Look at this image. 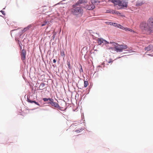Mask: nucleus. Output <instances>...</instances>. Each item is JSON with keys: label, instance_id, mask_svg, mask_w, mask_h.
Wrapping results in <instances>:
<instances>
[{"label": "nucleus", "instance_id": "nucleus-1", "mask_svg": "<svg viewBox=\"0 0 153 153\" xmlns=\"http://www.w3.org/2000/svg\"><path fill=\"white\" fill-rule=\"evenodd\" d=\"M87 2V0H79L72 6L71 9V13L74 15L82 16L83 14V11L81 6H82V5H85Z\"/></svg>", "mask_w": 153, "mask_h": 153}, {"label": "nucleus", "instance_id": "nucleus-2", "mask_svg": "<svg viewBox=\"0 0 153 153\" xmlns=\"http://www.w3.org/2000/svg\"><path fill=\"white\" fill-rule=\"evenodd\" d=\"M43 100L45 102L48 101L49 100V101L48 102L47 104L51 105L53 108H59V104L56 102H54V100L52 98H44L43 99Z\"/></svg>", "mask_w": 153, "mask_h": 153}, {"label": "nucleus", "instance_id": "nucleus-3", "mask_svg": "<svg viewBox=\"0 0 153 153\" xmlns=\"http://www.w3.org/2000/svg\"><path fill=\"white\" fill-rule=\"evenodd\" d=\"M127 48V46L126 45H117L115 47V50L117 52H122L123 49H126Z\"/></svg>", "mask_w": 153, "mask_h": 153}, {"label": "nucleus", "instance_id": "nucleus-4", "mask_svg": "<svg viewBox=\"0 0 153 153\" xmlns=\"http://www.w3.org/2000/svg\"><path fill=\"white\" fill-rule=\"evenodd\" d=\"M148 23L149 27V33L152 34L153 33V18H149L148 21Z\"/></svg>", "mask_w": 153, "mask_h": 153}, {"label": "nucleus", "instance_id": "nucleus-5", "mask_svg": "<svg viewBox=\"0 0 153 153\" xmlns=\"http://www.w3.org/2000/svg\"><path fill=\"white\" fill-rule=\"evenodd\" d=\"M86 4L87 3L85 4V5H82L83 7L86 9L91 10L93 9L95 7V6L92 1L91 3H89V4H87L86 5Z\"/></svg>", "mask_w": 153, "mask_h": 153}, {"label": "nucleus", "instance_id": "nucleus-6", "mask_svg": "<svg viewBox=\"0 0 153 153\" xmlns=\"http://www.w3.org/2000/svg\"><path fill=\"white\" fill-rule=\"evenodd\" d=\"M149 26L148 23H147L145 22H143L141 23L140 27L142 30H148L149 31Z\"/></svg>", "mask_w": 153, "mask_h": 153}, {"label": "nucleus", "instance_id": "nucleus-7", "mask_svg": "<svg viewBox=\"0 0 153 153\" xmlns=\"http://www.w3.org/2000/svg\"><path fill=\"white\" fill-rule=\"evenodd\" d=\"M128 3L124 0H120L119 6L120 7V8H123L124 7H127Z\"/></svg>", "mask_w": 153, "mask_h": 153}, {"label": "nucleus", "instance_id": "nucleus-8", "mask_svg": "<svg viewBox=\"0 0 153 153\" xmlns=\"http://www.w3.org/2000/svg\"><path fill=\"white\" fill-rule=\"evenodd\" d=\"M26 51L23 49L22 50L21 54V59L23 62H24L26 59Z\"/></svg>", "mask_w": 153, "mask_h": 153}, {"label": "nucleus", "instance_id": "nucleus-9", "mask_svg": "<svg viewBox=\"0 0 153 153\" xmlns=\"http://www.w3.org/2000/svg\"><path fill=\"white\" fill-rule=\"evenodd\" d=\"M97 40L98 43L100 45L108 44V42L102 38H98Z\"/></svg>", "mask_w": 153, "mask_h": 153}, {"label": "nucleus", "instance_id": "nucleus-10", "mask_svg": "<svg viewBox=\"0 0 153 153\" xmlns=\"http://www.w3.org/2000/svg\"><path fill=\"white\" fill-rule=\"evenodd\" d=\"M119 28L122 29L123 30H124L126 31H129L131 32H133L134 33H135V32L134 30H132L131 29L127 28V27H124L122 25H120Z\"/></svg>", "mask_w": 153, "mask_h": 153}, {"label": "nucleus", "instance_id": "nucleus-11", "mask_svg": "<svg viewBox=\"0 0 153 153\" xmlns=\"http://www.w3.org/2000/svg\"><path fill=\"white\" fill-rule=\"evenodd\" d=\"M106 23L108 25H113L114 26L117 27L118 28H119L120 25V24H117L116 23L113 22H106Z\"/></svg>", "mask_w": 153, "mask_h": 153}, {"label": "nucleus", "instance_id": "nucleus-12", "mask_svg": "<svg viewBox=\"0 0 153 153\" xmlns=\"http://www.w3.org/2000/svg\"><path fill=\"white\" fill-rule=\"evenodd\" d=\"M153 48V47L152 45H149L147 47H146L144 48V49L145 51H149Z\"/></svg>", "mask_w": 153, "mask_h": 153}, {"label": "nucleus", "instance_id": "nucleus-13", "mask_svg": "<svg viewBox=\"0 0 153 153\" xmlns=\"http://www.w3.org/2000/svg\"><path fill=\"white\" fill-rule=\"evenodd\" d=\"M27 101L31 103H34L38 105H39V104L38 103L36 102L35 101L31 100L30 99H29L28 98H27Z\"/></svg>", "mask_w": 153, "mask_h": 153}, {"label": "nucleus", "instance_id": "nucleus-14", "mask_svg": "<svg viewBox=\"0 0 153 153\" xmlns=\"http://www.w3.org/2000/svg\"><path fill=\"white\" fill-rule=\"evenodd\" d=\"M144 3V2H143V1H138L137 2V3L136 4V6H137V7L141 6Z\"/></svg>", "mask_w": 153, "mask_h": 153}, {"label": "nucleus", "instance_id": "nucleus-15", "mask_svg": "<svg viewBox=\"0 0 153 153\" xmlns=\"http://www.w3.org/2000/svg\"><path fill=\"white\" fill-rule=\"evenodd\" d=\"M45 86V84L44 83H41L40 84L39 87V89L40 90H43L44 88V87Z\"/></svg>", "mask_w": 153, "mask_h": 153}, {"label": "nucleus", "instance_id": "nucleus-16", "mask_svg": "<svg viewBox=\"0 0 153 153\" xmlns=\"http://www.w3.org/2000/svg\"><path fill=\"white\" fill-rule=\"evenodd\" d=\"M49 22L48 20H45L44 22H43V23L42 24L41 26H43L47 24H49Z\"/></svg>", "mask_w": 153, "mask_h": 153}, {"label": "nucleus", "instance_id": "nucleus-17", "mask_svg": "<svg viewBox=\"0 0 153 153\" xmlns=\"http://www.w3.org/2000/svg\"><path fill=\"white\" fill-rule=\"evenodd\" d=\"M107 13H117V12H115V11L113 10H108L107 11Z\"/></svg>", "mask_w": 153, "mask_h": 153}, {"label": "nucleus", "instance_id": "nucleus-18", "mask_svg": "<svg viewBox=\"0 0 153 153\" xmlns=\"http://www.w3.org/2000/svg\"><path fill=\"white\" fill-rule=\"evenodd\" d=\"M88 84V81H85L84 82V87L85 88H86L87 87Z\"/></svg>", "mask_w": 153, "mask_h": 153}, {"label": "nucleus", "instance_id": "nucleus-19", "mask_svg": "<svg viewBox=\"0 0 153 153\" xmlns=\"http://www.w3.org/2000/svg\"><path fill=\"white\" fill-rule=\"evenodd\" d=\"M30 27L29 26H28L25 28L23 30L25 31H26L27 30H28L29 29Z\"/></svg>", "mask_w": 153, "mask_h": 153}, {"label": "nucleus", "instance_id": "nucleus-20", "mask_svg": "<svg viewBox=\"0 0 153 153\" xmlns=\"http://www.w3.org/2000/svg\"><path fill=\"white\" fill-rule=\"evenodd\" d=\"M120 0H117L116 1V2H115L114 4L116 5H119V2H120Z\"/></svg>", "mask_w": 153, "mask_h": 153}, {"label": "nucleus", "instance_id": "nucleus-21", "mask_svg": "<svg viewBox=\"0 0 153 153\" xmlns=\"http://www.w3.org/2000/svg\"><path fill=\"white\" fill-rule=\"evenodd\" d=\"M110 43L111 44L112 43L113 44V45H114V47H115V46H117V45H118V44H117L116 43L114 42H110Z\"/></svg>", "mask_w": 153, "mask_h": 153}, {"label": "nucleus", "instance_id": "nucleus-22", "mask_svg": "<svg viewBox=\"0 0 153 153\" xmlns=\"http://www.w3.org/2000/svg\"><path fill=\"white\" fill-rule=\"evenodd\" d=\"M81 130V129H80V130H76L74 131L75 132H76L77 133H79L80 132Z\"/></svg>", "mask_w": 153, "mask_h": 153}, {"label": "nucleus", "instance_id": "nucleus-23", "mask_svg": "<svg viewBox=\"0 0 153 153\" xmlns=\"http://www.w3.org/2000/svg\"><path fill=\"white\" fill-rule=\"evenodd\" d=\"M113 61V60H112L110 59V60L109 61H107V62L108 63H110L111 62H112Z\"/></svg>", "mask_w": 153, "mask_h": 153}, {"label": "nucleus", "instance_id": "nucleus-24", "mask_svg": "<svg viewBox=\"0 0 153 153\" xmlns=\"http://www.w3.org/2000/svg\"><path fill=\"white\" fill-rule=\"evenodd\" d=\"M117 0H110V1L112 2V3H114L115 2H116V1H117Z\"/></svg>", "mask_w": 153, "mask_h": 153}, {"label": "nucleus", "instance_id": "nucleus-25", "mask_svg": "<svg viewBox=\"0 0 153 153\" xmlns=\"http://www.w3.org/2000/svg\"><path fill=\"white\" fill-rule=\"evenodd\" d=\"M81 68L80 70V72H83V70L82 68V66L81 65Z\"/></svg>", "mask_w": 153, "mask_h": 153}, {"label": "nucleus", "instance_id": "nucleus-26", "mask_svg": "<svg viewBox=\"0 0 153 153\" xmlns=\"http://www.w3.org/2000/svg\"><path fill=\"white\" fill-rule=\"evenodd\" d=\"M19 47H20V49L21 50L22 49V45H20V44H19Z\"/></svg>", "mask_w": 153, "mask_h": 153}, {"label": "nucleus", "instance_id": "nucleus-27", "mask_svg": "<svg viewBox=\"0 0 153 153\" xmlns=\"http://www.w3.org/2000/svg\"><path fill=\"white\" fill-rule=\"evenodd\" d=\"M53 62L54 63H56V60L55 59H54L53 60Z\"/></svg>", "mask_w": 153, "mask_h": 153}, {"label": "nucleus", "instance_id": "nucleus-28", "mask_svg": "<svg viewBox=\"0 0 153 153\" xmlns=\"http://www.w3.org/2000/svg\"><path fill=\"white\" fill-rule=\"evenodd\" d=\"M1 12L3 14H4V15L5 13H4V11H1Z\"/></svg>", "mask_w": 153, "mask_h": 153}, {"label": "nucleus", "instance_id": "nucleus-29", "mask_svg": "<svg viewBox=\"0 0 153 153\" xmlns=\"http://www.w3.org/2000/svg\"><path fill=\"white\" fill-rule=\"evenodd\" d=\"M104 64H105L103 62V63H102V65H104Z\"/></svg>", "mask_w": 153, "mask_h": 153}, {"label": "nucleus", "instance_id": "nucleus-30", "mask_svg": "<svg viewBox=\"0 0 153 153\" xmlns=\"http://www.w3.org/2000/svg\"><path fill=\"white\" fill-rule=\"evenodd\" d=\"M68 66L69 67H69H70V64H69V65H68Z\"/></svg>", "mask_w": 153, "mask_h": 153}]
</instances>
